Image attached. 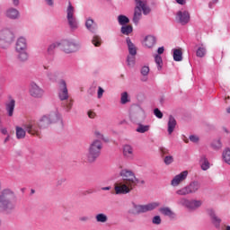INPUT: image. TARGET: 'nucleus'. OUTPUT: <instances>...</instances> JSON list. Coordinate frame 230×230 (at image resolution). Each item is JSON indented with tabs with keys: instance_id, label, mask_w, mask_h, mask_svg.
<instances>
[{
	"instance_id": "nucleus-1",
	"label": "nucleus",
	"mask_w": 230,
	"mask_h": 230,
	"mask_svg": "<svg viewBox=\"0 0 230 230\" xmlns=\"http://www.w3.org/2000/svg\"><path fill=\"white\" fill-rule=\"evenodd\" d=\"M58 122L62 125V115H60L58 111H52L49 114L41 116L38 122H35V120H31L24 124L23 127L28 134H31V136L40 137V130L49 128L50 125Z\"/></svg>"
},
{
	"instance_id": "nucleus-2",
	"label": "nucleus",
	"mask_w": 230,
	"mask_h": 230,
	"mask_svg": "<svg viewBox=\"0 0 230 230\" xmlns=\"http://www.w3.org/2000/svg\"><path fill=\"white\" fill-rule=\"evenodd\" d=\"M121 180L115 183L116 195H127L137 186V184H145V181L137 179L136 173L128 169H122L119 172Z\"/></svg>"
},
{
	"instance_id": "nucleus-3",
	"label": "nucleus",
	"mask_w": 230,
	"mask_h": 230,
	"mask_svg": "<svg viewBox=\"0 0 230 230\" xmlns=\"http://www.w3.org/2000/svg\"><path fill=\"white\" fill-rule=\"evenodd\" d=\"M17 206V196L15 192L9 188L4 189L0 192V211L12 213Z\"/></svg>"
},
{
	"instance_id": "nucleus-4",
	"label": "nucleus",
	"mask_w": 230,
	"mask_h": 230,
	"mask_svg": "<svg viewBox=\"0 0 230 230\" xmlns=\"http://www.w3.org/2000/svg\"><path fill=\"white\" fill-rule=\"evenodd\" d=\"M135 4L132 22L135 26H137L139 21H141V18L143 17V13L144 15H148V13H150V7L146 4V0H135Z\"/></svg>"
},
{
	"instance_id": "nucleus-5",
	"label": "nucleus",
	"mask_w": 230,
	"mask_h": 230,
	"mask_svg": "<svg viewBox=\"0 0 230 230\" xmlns=\"http://www.w3.org/2000/svg\"><path fill=\"white\" fill-rule=\"evenodd\" d=\"M102 148L103 144L102 143V140H93L88 147V153L85 155V160L87 163H94V161L100 157Z\"/></svg>"
},
{
	"instance_id": "nucleus-6",
	"label": "nucleus",
	"mask_w": 230,
	"mask_h": 230,
	"mask_svg": "<svg viewBox=\"0 0 230 230\" xmlns=\"http://www.w3.org/2000/svg\"><path fill=\"white\" fill-rule=\"evenodd\" d=\"M15 51L20 62H26L28 60L30 56L28 55V41L26 40V38H18L15 43Z\"/></svg>"
},
{
	"instance_id": "nucleus-7",
	"label": "nucleus",
	"mask_w": 230,
	"mask_h": 230,
	"mask_svg": "<svg viewBox=\"0 0 230 230\" xmlns=\"http://www.w3.org/2000/svg\"><path fill=\"white\" fill-rule=\"evenodd\" d=\"M161 203L152 202L146 205H139L136 202L131 203V208H129V215H141V213H147V211H154L156 208H159Z\"/></svg>"
},
{
	"instance_id": "nucleus-8",
	"label": "nucleus",
	"mask_w": 230,
	"mask_h": 230,
	"mask_svg": "<svg viewBox=\"0 0 230 230\" xmlns=\"http://www.w3.org/2000/svg\"><path fill=\"white\" fill-rule=\"evenodd\" d=\"M75 13L76 10L75 9V6L69 2L68 6L66 7V20L71 31H76V30L80 28L78 19H76V15H75Z\"/></svg>"
},
{
	"instance_id": "nucleus-9",
	"label": "nucleus",
	"mask_w": 230,
	"mask_h": 230,
	"mask_svg": "<svg viewBox=\"0 0 230 230\" xmlns=\"http://www.w3.org/2000/svg\"><path fill=\"white\" fill-rule=\"evenodd\" d=\"M201 188V185L199 181H192L190 184L178 189L175 193L179 195V197H186L187 195H193V193H197Z\"/></svg>"
},
{
	"instance_id": "nucleus-10",
	"label": "nucleus",
	"mask_w": 230,
	"mask_h": 230,
	"mask_svg": "<svg viewBox=\"0 0 230 230\" xmlns=\"http://www.w3.org/2000/svg\"><path fill=\"white\" fill-rule=\"evenodd\" d=\"M146 118L145 110L140 106H137L129 112V119L132 123H141Z\"/></svg>"
},
{
	"instance_id": "nucleus-11",
	"label": "nucleus",
	"mask_w": 230,
	"mask_h": 230,
	"mask_svg": "<svg viewBox=\"0 0 230 230\" xmlns=\"http://www.w3.org/2000/svg\"><path fill=\"white\" fill-rule=\"evenodd\" d=\"M59 47H61V50H63V52L66 53L67 55H69L70 53H75V51L78 50V44L71 40H62L61 41H59Z\"/></svg>"
},
{
	"instance_id": "nucleus-12",
	"label": "nucleus",
	"mask_w": 230,
	"mask_h": 230,
	"mask_svg": "<svg viewBox=\"0 0 230 230\" xmlns=\"http://www.w3.org/2000/svg\"><path fill=\"white\" fill-rule=\"evenodd\" d=\"M58 98L61 102L69 99V92L67 90V83L64 79L58 81Z\"/></svg>"
},
{
	"instance_id": "nucleus-13",
	"label": "nucleus",
	"mask_w": 230,
	"mask_h": 230,
	"mask_svg": "<svg viewBox=\"0 0 230 230\" xmlns=\"http://www.w3.org/2000/svg\"><path fill=\"white\" fill-rule=\"evenodd\" d=\"M29 93L30 95L32 96V98H42L44 96V89L40 87L37 83L31 82L29 85Z\"/></svg>"
},
{
	"instance_id": "nucleus-14",
	"label": "nucleus",
	"mask_w": 230,
	"mask_h": 230,
	"mask_svg": "<svg viewBox=\"0 0 230 230\" xmlns=\"http://www.w3.org/2000/svg\"><path fill=\"white\" fill-rule=\"evenodd\" d=\"M176 21L180 22V24H188L190 22V12L188 10L181 9L176 13Z\"/></svg>"
},
{
	"instance_id": "nucleus-15",
	"label": "nucleus",
	"mask_w": 230,
	"mask_h": 230,
	"mask_svg": "<svg viewBox=\"0 0 230 230\" xmlns=\"http://www.w3.org/2000/svg\"><path fill=\"white\" fill-rule=\"evenodd\" d=\"M185 179H188V171H183L175 175L171 181V186L177 188V186H179L181 182H184Z\"/></svg>"
},
{
	"instance_id": "nucleus-16",
	"label": "nucleus",
	"mask_w": 230,
	"mask_h": 230,
	"mask_svg": "<svg viewBox=\"0 0 230 230\" xmlns=\"http://www.w3.org/2000/svg\"><path fill=\"white\" fill-rule=\"evenodd\" d=\"M207 214L208 217H210L211 222L215 227L218 228L220 227V224L222 222V219L217 216V213L215 212V209L213 208H208L207 209Z\"/></svg>"
},
{
	"instance_id": "nucleus-17",
	"label": "nucleus",
	"mask_w": 230,
	"mask_h": 230,
	"mask_svg": "<svg viewBox=\"0 0 230 230\" xmlns=\"http://www.w3.org/2000/svg\"><path fill=\"white\" fill-rule=\"evenodd\" d=\"M84 26L90 33H96L98 31V23L92 18H86Z\"/></svg>"
},
{
	"instance_id": "nucleus-18",
	"label": "nucleus",
	"mask_w": 230,
	"mask_h": 230,
	"mask_svg": "<svg viewBox=\"0 0 230 230\" xmlns=\"http://www.w3.org/2000/svg\"><path fill=\"white\" fill-rule=\"evenodd\" d=\"M5 17L12 21H15L21 17V13H19V10L10 7L5 11Z\"/></svg>"
},
{
	"instance_id": "nucleus-19",
	"label": "nucleus",
	"mask_w": 230,
	"mask_h": 230,
	"mask_svg": "<svg viewBox=\"0 0 230 230\" xmlns=\"http://www.w3.org/2000/svg\"><path fill=\"white\" fill-rule=\"evenodd\" d=\"M5 111L7 112V116L12 118L13 116V112L15 111V100L9 98V101L5 102Z\"/></svg>"
},
{
	"instance_id": "nucleus-20",
	"label": "nucleus",
	"mask_w": 230,
	"mask_h": 230,
	"mask_svg": "<svg viewBox=\"0 0 230 230\" xmlns=\"http://www.w3.org/2000/svg\"><path fill=\"white\" fill-rule=\"evenodd\" d=\"M122 154L126 159H134V147L128 144L124 145Z\"/></svg>"
},
{
	"instance_id": "nucleus-21",
	"label": "nucleus",
	"mask_w": 230,
	"mask_h": 230,
	"mask_svg": "<svg viewBox=\"0 0 230 230\" xmlns=\"http://www.w3.org/2000/svg\"><path fill=\"white\" fill-rule=\"evenodd\" d=\"M60 76H62L61 70H54L47 73V78L49 80V82H52L53 84H55V82H58Z\"/></svg>"
},
{
	"instance_id": "nucleus-22",
	"label": "nucleus",
	"mask_w": 230,
	"mask_h": 230,
	"mask_svg": "<svg viewBox=\"0 0 230 230\" xmlns=\"http://www.w3.org/2000/svg\"><path fill=\"white\" fill-rule=\"evenodd\" d=\"M202 206V200L200 199H189V205L187 207V209L189 211H196V209H199Z\"/></svg>"
},
{
	"instance_id": "nucleus-23",
	"label": "nucleus",
	"mask_w": 230,
	"mask_h": 230,
	"mask_svg": "<svg viewBox=\"0 0 230 230\" xmlns=\"http://www.w3.org/2000/svg\"><path fill=\"white\" fill-rule=\"evenodd\" d=\"M126 44L128 46V55L131 56H137V48L136 45L132 42L130 38L126 39Z\"/></svg>"
},
{
	"instance_id": "nucleus-24",
	"label": "nucleus",
	"mask_w": 230,
	"mask_h": 230,
	"mask_svg": "<svg viewBox=\"0 0 230 230\" xmlns=\"http://www.w3.org/2000/svg\"><path fill=\"white\" fill-rule=\"evenodd\" d=\"M167 127V132L171 136V134H173L175 127H177V120H175V118H173V116L169 117Z\"/></svg>"
},
{
	"instance_id": "nucleus-25",
	"label": "nucleus",
	"mask_w": 230,
	"mask_h": 230,
	"mask_svg": "<svg viewBox=\"0 0 230 230\" xmlns=\"http://www.w3.org/2000/svg\"><path fill=\"white\" fill-rule=\"evenodd\" d=\"M155 37H154L153 35H148L145 38L144 45L146 46V48H148L150 49L154 46H155Z\"/></svg>"
},
{
	"instance_id": "nucleus-26",
	"label": "nucleus",
	"mask_w": 230,
	"mask_h": 230,
	"mask_svg": "<svg viewBox=\"0 0 230 230\" xmlns=\"http://www.w3.org/2000/svg\"><path fill=\"white\" fill-rule=\"evenodd\" d=\"M199 163L201 170H203V172L209 170L211 165L209 164V160H208V157H206V155H203L200 156Z\"/></svg>"
},
{
	"instance_id": "nucleus-27",
	"label": "nucleus",
	"mask_w": 230,
	"mask_h": 230,
	"mask_svg": "<svg viewBox=\"0 0 230 230\" xmlns=\"http://www.w3.org/2000/svg\"><path fill=\"white\" fill-rule=\"evenodd\" d=\"M206 53H208V49L204 44L199 45L198 49L196 50V56L199 57V58H204V57H206Z\"/></svg>"
},
{
	"instance_id": "nucleus-28",
	"label": "nucleus",
	"mask_w": 230,
	"mask_h": 230,
	"mask_svg": "<svg viewBox=\"0 0 230 230\" xmlns=\"http://www.w3.org/2000/svg\"><path fill=\"white\" fill-rule=\"evenodd\" d=\"M160 213L164 215L165 217H169L170 218H175V213L172 212L171 208L164 207L160 208Z\"/></svg>"
},
{
	"instance_id": "nucleus-29",
	"label": "nucleus",
	"mask_w": 230,
	"mask_h": 230,
	"mask_svg": "<svg viewBox=\"0 0 230 230\" xmlns=\"http://www.w3.org/2000/svg\"><path fill=\"white\" fill-rule=\"evenodd\" d=\"M117 21H118L119 26H127L130 22V19H128V17H127L124 14H119L117 17Z\"/></svg>"
},
{
	"instance_id": "nucleus-30",
	"label": "nucleus",
	"mask_w": 230,
	"mask_h": 230,
	"mask_svg": "<svg viewBox=\"0 0 230 230\" xmlns=\"http://www.w3.org/2000/svg\"><path fill=\"white\" fill-rule=\"evenodd\" d=\"M57 48H60V41H56V42H53L50 45H49V47L47 49V54L53 55L55 53V49H57Z\"/></svg>"
},
{
	"instance_id": "nucleus-31",
	"label": "nucleus",
	"mask_w": 230,
	"mask_h": 230,
	"mask_svg": "<svg viewBox=\"0 0 230 230\" xmlns=\"http://www.w3.org/2000/svg\"><path fill=\"white\" fill-rule=\"evenodd\" d=\"M212 150H221L222 149V140L220 138L214 139L210 144Z\"/></svg>"
},
{
	"instance_id": "nucleus-32",
	"label": "nucleus",
	"mask_w": 230,
	"mask_h": 230,
	"mask_svg": "<svg viewBox=\"0 0 230 230\" xmlns=\"http://www.w3.org/2000/svg\"><path fill=\"white\" fill-rule=\"evenodd\" d=\"M95 220L96 222H98L99 224H105L108 222L109 217H107V215L103 214V213H100L97 214L95 216Z\"/></svg>"
},
{
	"instance_id": "nucleus-33",
	"label": "nucleus",
	"mask_w": 230,
	"mask_h": 230,
	"mask_svg": "<svg viewBox=\"0 0 230 230\" xmlns=\"http://www.w3.org/2000/svg\"><path fill=\"white\" fill-rule=\"evenodd\" d=\"M16 137H17V139H24V137H26V130H24V128L17 126L16 127Z\"/></svg>"
},
{
	"instance_id": "nucleus-34",
	"label": "nucleus",
	"mask_w": 230,
	"mask_h": 230,
	"mask_svg": "<svg viewBox=\"0 0 230 230\" xmlns=\"http://www.w3.org/2000/svg\"><path fill=\"white\" fill-rule=\"evenodd\" d=\"M172 57L175 62H181L182 60V51L179 49H174Z\"/></svg>"
},
{
	"instance_id": "nucleus-35",
	"label": "nucleus",
	"mask_w": 230,
	"mask_h": 230,
	"mask_svg": "<svg viewBox=\"0 0 230 230\" xmlns=\"http://www.w3.org/2000/svg\"><path fill=\"white\" fill-rule=\"evenodd\" d=\"M133 31L132 25H122L120 28V32L122 35H130V33Z\"/></svg>"
},
{
	"instance_id": "nucleus-36",
	"label": "nucleus",
	"mask_w": 230,
	"mask_h": 230,
	"mask_svg": "<svg viewBox=\"0 0 230 230\" xmlns=\"http://www.w3.org/2000/svg\"><path fill=\"white\" fill-rule=\"evenodd\" d=\"M136 130L138 132V134H145V132H148V130H150V125H143L138 123V127Z\"/></svg>"
},
{
	"instance_id": "nucleus-37",
	"label": "nucleus",
	"mask_w": 230,
	"mask_h": 230,
	"mask_svg": "<svg viewBox=\"0 0 230 230\" xmlns=\"http://www.w3.org/2000/svg\"><path fill=\"white\" fill-rule=\"evenodd\" d=\"M223 161L226 163V164L230 165V149L229 147L225 148L222 154Z\"/></svg>"
},
{
	"instance_id": "nucleus-38",
	"label": "nucleus",
	"mask_w": 230,
	"mask_h": 230,
	"mask_svg": "<svg viewBox=\"0 0 230 230\" xmlns=\"http://www.w3.org/2000/svg\"><path fill=\"white\" fill-rule=\"evenodd\" d=\"M126 62H127L128 67L129 68L134 67V66H136V56L128 55Z\"/></svg>"
},
{
	"instance_id": "nucleus-39",
	"label": "nucleus",
	"mask_w": 230,
	"mask_h": 230,
	"mask_svg": "<svg viewBox=\"0 0 230 230\" xmlns=\"http://www.w3.org/2000/svg\"><path fill=\"white\" fill-rule=\"evenodd\" d=\"M102 37H100V35H93L92 38V44H93V46H95V48H100V46H102Z\"/></svg>"
},
{
	"instance_id": "nucleus-40",
	"label": "nucleus",
	"mask_w": 230,
	"mask_h": 230,
	"mask_svg": "<svg viewBox=\"0 0 230 230\" xmlns=\"http://www.w3.org/2000/svg\"><path fill=\"white\" fill-rule=\"evenodd\" d=\"M12 33L10 32V30L8 29H2L0 31V40H5V39H8Z\"/></svg>"
},
{
	"instance_id": "nucleus-41",
	"label": "nucleus",
	"mask_w": 230,
	"mask_h": 230,
	"mask_svg": "<svg viewBox=\"0 0 230 230\" xmlns=\"http://www.w3.org/2000/svg\"><path fill=\"white\" fill-rule=\"evenodd\" d=\"M130 102V97L128 96V93L127 92H124L120 95V103L121 105H126V103H128Z\"/></svg>"
},
{
	"instance_id": "nucleus-42",
	"label": "nucleus",
	"mask_w": 230,
	"mask_h": 230,
	"mask_svg": "<svg viewBox=\"0 0 230 230\" xmlns=\"http://www.w3.org/2000/svg\"><path fill=\"white\" fill-rule=\"evenodd\" d=\"M190 199L185 197H181L177 200L178 206H182L183 208H186L188 209Z\"/></svg>"
},
{
	"instance_id": "nucleus-43",
	"label": "nucleus",
	"mask_w": 230,
	"mask_h": 230,
	"mask_svg": "<svg viewBox=\"0 0 230 230\" xmlns=\"http://www.w3.org/2000/svg\"><path fill=\"white\" fill-rule=\"evenodd\" d=\"M155 62L157 66L158 71H161L163 69V58L159 55L155 56Z\"/></svg>"
},
{
	"instance_id": "nucleus-44",
	"label": "nucleus",
	"mask_w": 230,
	"mask_h": 230,
	"mask_svg": "<svg viewBox=\"0 0 230 230\" xmlns=\"http://www.w3.org/2000/svg\"><path fill=\"white\" fill-rule=\"evenodd\" d=\"M140 73L142 76H148V74L150 73V67L147 66H142Z\"/></svg>"
},
{
	"instance_id": "nucleus-45",
	"label": "nucleus",
	"mask_w": 230,
	"mask_h": 230,
	"mask_svg": "<svg viewBox=\"0 0 230 230\" xmlns=\"http://www.w3.org/2000/svg\"><path fill=\"white\" fill-rule=\"evenodd\" d=\"M64 109L66 112H69L73 109V101H68L64 105Z\"/></svg>"
},
{
	"instance_id": "nucleus-46",
	"label": "nucleus",
	"mask_w": 230,
	"mask_h": 230,
	"mask_svg": "<svg viewBox=\"0 0 230 230\" xmlns=\"http://www.w3.org/2000/svg\"><path fill=\"white\" fill-rule=\"evenodd\" d=\"M164 163L167 165L172 164V163H173V156H172V155L165 156L164 159Z\"/></svg>"
},
{
	"instance_id": "nucleus-47",
	"label": "nucleus",
	"mask_w": 230,
	"mask_h": 230,
	"mask_svg": "<svg viewBox=\"0 0 230 230\" xmlns=\"http://www.w3.org/2000/svg\"><path fill=\"white\" fill-rule=\"evenodd\" d=\"M103 93H105V90L102 88V86H98V91H97V98L101 100V98H103Z\"/></svg>"
},
{
	"instance_id": "nucleus-48",
	"label": "nucleus",
	"mask_w": 230,
	"mask_h": 230,
	"mask_svg": "<svg viewBox=\"0 0 230 230\" xmlns=\"http://www.w3.org/2000/svg\"><path fill=\"white\" fill-rule=\"evenodd\" d=\"M94 137L99 139V141H101V139H103V134H102V132H100V130L95 129L93 132Z\"/></svg>"
},
{
	"instance_id": "nucleus-49",
	"label": "nucleus",
	"mask_w": 230,
	"mask_h": 230,
	"mask_svg": "<svg viewBox=\"0 0 230 230\" xmlns=\"http://www.w3.org/2000/svg\"><path fill=\"white\" fill-rule=\"evenodd\" d=\"M154 114H155V116L156 118H158L159 119H162V118H163V112L160 111L159 109L155 108V109L154 110Z\"/></svg>"
},
{
	"instance_id": "nucleus-50",
	"label": "nucleus",
	"mask_w": 230,
	"mask_h": 230,
	"mask_svg": "<svg viewBox=\"0 0 230 230\" xmlns=\"http://www.w3.org/2000/svg\"><path fill=\"white\" fill-rule=\"evenodd\" d=\"M152 223L156 225V226H159V224H161V217L159 216H155L153 217V220H152Z\"/></svg>"
},
{
	"instance_id": "nucleus-51",
	"label": "nucleus",
	"mask_w": 230,
	"mask_h": 230,
	"mask_svg": "<svg viewBox=\"0 0 230 230\" xmlns=\"http://www.w3.org/2000/svg\"><path fill=\"white\" fill-rule=\"evenodd\" d=\"M190 141H191L192 143H199V136L197 135H191L189 137Z\"/></svg>"
},
{
	"instance_id": "nucleus-52",
	"label": "nucleus",
	"mask_w": 230,
	"mask_h": 230,
	"mask_svg": "<svg viewBox=\"0 0 230 230\" xmlns=\"http://www.w3.org/2000/svg\"><path fill=\"white\" fill-rule=\"evenodd\" d=\"M87 114L90 119H94V118H96V112H94L93 111H88Z\"/></svg>"
},
{
	"instance_id": "nucleus-53",
	"label": "nucleus",
	"mask_w": 230,
	"mask_h": 230,
	"mask_svg": "<svg viewBox=\"0 0 230 230\" xmlns=\"http://www.w3.org/2000/svg\"><path fill=\"white\" fill-rule=\"evenodd\" d=\"M218 3V0H211L208 4V7L209 8H215V4H217Z\"/></svg>"
},
{
	"instance_id": "nucleus-54",
	"label": "nucleus",
	"mask_w": 230,
	"mask_h": 230,
	"mask_svg": "<svg viewBox=\"0 0 230 230\" xmlns=\"http://www.w3.org/2000/svg\"><path fill=\"white\" fill-rule=\"evenodd\" d=\"M158 55H163L164 53V47H160L157 49Z\"/></svg>"
},
{
	"instance_id": "nucleus-55",
	"label": "nucleus",
	"mask_w": 230,
	"mask_h": 230,
	"mask_svg": "<svg viewBox=\"0 0 230 230\" xmlns=\"http://www.w3.org/2000/svg\"><path fill=\"white\" fill-rule=\"evenodd\" d=\"M1 132L4 136H8V129L6 128H2Z\"/></svg>"
},
{
	"instance_id": "nucleus-56",
	"label": "nucleus",
	"mask_w": 230,
	"mask_h": 230,
	"mask_svg": "<svg viewBox=\"0 0 230 230\" xmlns=\"http://www.w3.org/2000/svg\"><path fill=\"white\" fill-rule=\"evenodd\" d=\"M13 6H19L21 1L20 0H11Z\"/></svg>"
},
{
	"instance_id": "nucleus-57",
	"label": "nucleus",
	"mask_w": 230,
	"mask_h": 230,
	"mask_svg": "<svg viewBox=\"0 0 230 230\" xmlns=\"http://www.w3.org/2000/svg\"><path fill=\"white\" fill-rule=\"evenodd\" d=\"M178 4L184 5L186 4V0H175Z\"/></svg>"
},
{
	"instance_id": "nucleus-58",
	"label": "nucleus",
	"mask_w": 230,
	"mask_h": 230,
	"mask_svg": "<svg viewBox=\"0 0 230 230\" xmlns=\"http://www.w3.org/2000/svg\"><path fill=\"white\" fill-rule=\"evenodd\" d=\"M45 1H46L47 4L49 6H53V4H54V1L53 0H45Z\"/></svg>"
},
{
	"instance_id": "nucleus-59",
	"label": "nucleus",
	"mask_w": 230,
	"mask_h": 230,
	"mask_svg": "<svg viewBox=\"0 0 230 230\" xmlns=\"http://www.w3.org/2000/svg\"><path fill=\"white\" fill-rule=\"evenodd\" d=\"M80 220H81V222H87V220H89V217H80Z\"/></svg>"
},
{
	"instance_id": "nucleus-60",
	"label": "nucleus",
	"mask_w": 230,
	"mask_h": 230,
	"mask_svg": "<svg viewBox=\"0 0 230 230\" xmlns=\"http://www.w3.org/2000/svg\"><path fill=\"white\" fill-rule=\"evenodd\" d=\"M8 141H10V135H7V137L4 140V143H8Z\"/></svg>"
},
{
	"instance_id": "nucleus-61",
	"label": "nucleus",
	"mask_w": 230,
	"mask_h": 230,
	"mask_svg": "<svg viewBox=\"0 0 230 230\" xmlns=\"http://www.w3.org/2000/svg\"><path fill=\"white\" fill-rule=\"evenodd\" d=\"M103 191H109L111 190V187H104L102 189Z\"/></svg>"
},
{
	"instance_id": "nucleus-62",
	"label": "nucleus",
	"mask_w": 230,
	"mask_h": 230,
	"mask_svg": "<svg viewBox=\"0 0 230 230\" xmlns=\"http://www.w3.org/2000/svg\"><path fill=\"white\" fill-rule=\"evenodd\" d=\"M225 230H230V226H225Z\"/></svg>"
},
{
	"instance_id": "nucleus-63",
	"label": "nucleus",
	"mask_w": 230,
	"mask_h": 230,
	"mask_svg": "<svg viewBox=\"0 0 230 230\" xmlns=\"http://www.w3.org/2000/svg\"><path fill=\"white\" fill-rule=\"evenodd\" d=\"M226 112H228V114H230V107L228 109H226Z\"/></svg>"
},
{
	"instance_id": "nucleus-64",
	"label": "nucleus",
	"mask_w": 230,
	"mask_h": 230,
	"mask_svg": "<svg viewBox=\"0 0 230 230\" xmlns=\"http://www.w3.org/2000/svg\"><path fill=\"white\" fill-rule=\"evenodd\" d=\"M142 80L143 82H146V77H144Z\"/></svg>"
}]
</instances>
